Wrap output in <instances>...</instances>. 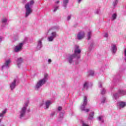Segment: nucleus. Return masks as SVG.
Returning a JSON list of instances; mask_svg holds the SVG:
<instances>
[{"instance_id": "f257e3e1", "label": "nucleus", "mask_w": 126, "mask_h": 126, "mask_svg": "<svg viewBox=\"0 0 126 126\" xmlns=\"http://www.w3.org/2000/svg\"><path fill=\"white\" fill-rule=\"evenodd\" d=\"M81 53V50L79 49V46L78 45H76L74 51V54L68 55L67 60L69 63H73L75 61L79 60V59H80Z\"/></svg>"}, {"instance_id": "f03ea898", "label": "nucleus", "mask_w": 126, "mask_h": 126, "mask_svg": "<svg viewBox=\"0 0 126 126\" xmlns=\"http://www.w3.org/2000/svg\"><path fill=\"white\" fill-rule=\"evenodd\" d=\"M28 0H22V2L23 4L25 5V17H27L29 15L32 13L33 10L32 9V7H33V5H34V0H31L30 1L28 2Z\"/></svg>"}, {"instance_id": "7ed1b4c3", "label": "nucleus", "mask_w": 126, "mask_h": 126, "mask_svg": "<svg viewBox=\"0 0 126 126\" xmlns=\"http://www.w3.org/2000/svg\"><path fill=\"white\" fill-rule=\"evenodd\" d=\"M59 29H60L59 26H55L49 30L48 32L50 33V35L47 38L48 42H53V41L55 40V38H57V36H58L57 31H58Z\"/></svg>"}, {"instance_id": "20e7f679", "label": "nucleus", "mask_w": 126, "mask_h": 126, "mask_svg": "<svg viewBox=\"0 0 126 126\" xmlns=\"http://www.w3.org/2000/svg\"><path fill=\"white\" fill-rule=\"evenodd\" d=\"M48 80V74H46L44 75V77L39 80L37 83L35 84V86H34V88L35 90H38V89H39V88H41L44 84L47 82V81Z\"/></svg>"}, {"instance_id": "39448f33", "label": "nucleus", "mask_w": 126, "mask_h": 126, "mask_svg": "<svg viewBox=\"0 0 126 126\" xmlns=\"http://www.w3.org/2000/svg\"><path fill=\"white\" fill-rule=\"evenodd\" d=\"M29 104V101H27V102L25 103L24 106L21 108L19 114V119L21 120L25 117V115L26 114V110H27V106Z\"/></svg>"}, {"instance_id": "423d86ee", "label": "nucleus", "mask_w": 126, "mask_h": 126, "mask_svg": "<svg viewBox=\"0 0 126 126\" xmlns=\"http://www.w3.org/2000/svg\"><path fill=\"white\" fill-rule=\"evenodd\" d=\"M87 105V97L84 96L83 99V103L82 105L80 106V109L81 111H84L86 113H88L89 112V109H85V107Z\"/></svg>"}, {"instance_id": "0eeeda50", "label": "nucleus", "mask_w": 126, "mask_h": 126, "mask_svg": "<svg viewBox=\"0 0 126 126\" xmlns=\"http://www.w3.org/2000/svg\"><path fill=\"white\" fill-rule=\"evenodd\" d=\"M120 95L121 96H124V95H126V91H124L123 90H120L118 91V93L113 94V99L117 100L120 97Z\"/></svg>"}, {"instance_id": "6e6552de", "label": "nucleus", "mask_w": 126, "mask_h": 126, "mask_svg": "<svg viewBox=\"0 0 126 126\" xmlns=\"http://www.w3.org/2000/svg\"><path fill=\"white\" fill-rule=\"evenodd\" d=\"M85 37V32H79L76 35V39L77 40H78L79 41H80L82 40V39H84Z\"/></svg>"}, {"instance_id": "1a4fd4ad", "label": "nucleus", "mask_w": 126, "mask_h": 126, "mask_svg": "<svg viewBox=\"0 0 126 126\" xmlns=\"http://www.w3.org/2000/svg\"><path fill=\"white\" fill-rule=\"evenodd\" d=\"M24 44V43L21 42L16 46L14 48V52H15V53H18L19 52H20V51H22Z\"/></svg>"}, {"instance_id": "9d476101", "label": "nucleus", "mask_w": 126, "mask_h": 126, "mask_svg": "<svg viewBox=\"0 0 126 126\" xmlns=\"http://www.w3.org/2000/svg\"><path fill=\"white\" fill-rule=\"evenodd\" d=\"M11 63L10 59L6 60L4 64L2 65L1 70H3V69H6L8 68L9 67V63Z\"/></svg>"}, {"instance_id": "9b49d317", "label": "nucleus", "mask_w": 126, "mask_h": 126, "mask_svg": "<svg viewBox=\"0 0 126 126\" xmlns=\"http://www.w3.org/2000/svg\"><path fill=\"white\" fill-rule=\"evenodd\" d=\"M52 104V101L51 100H47L44 103L43 102L40 104V107H42L43 105H44V109L45 110L48 109V108H49L50 106Z\"/></svg>"}, {"instance_id": "f8f14e48", "label": "nucleus", "mask_w": 126, "mask_h": 126, "mask_svg": "<svg viewBox=\"0 0 126 126\" xmlns=\"http://www.w3.org/2000/svg\"><path fill=\"white\" fill-rule=\"evenodd\" d=\"M118 48H117V45L116 44H112L111 46L110 51L112 55H115L117 53Z\"/></svg>"}, {"instance_id": "ddd939ff", "label": "nucleus", "mask_w": 126, "mask_h": 126, "mask_svg": "<svg viewBox=\"0 0 126 126\" xmlns=\"http://www.w3.org/2000/svg\"><path fill=\"white\" fill-rule=\"evenodd\" d=\"M9 86L11 91L14 90V89H15V88L16 87V79H14L13 82L10 83Z\"/></svg>"}, {"instance_id": "4468645a", "label": "nucleus", "mask_w": 126, "mask_h": 126, "mask_svg": "<svg viewBox=\"0 0 126 126\" xmlns=\"http://www.w3.org/2000/svg\"><path fill=\"white\" fill-rule=\"evenodd\" d=\"M126 106V103L124 101H119L117 103V107L118 109H123V108H125Z\"/></svg>"}, {"instance_id": "2eb2a0df", "label": "nucleus", "mask_w": 126, "mask_h": 126, "mask_svg": "<svg viewBox=\"0 0 126 126\" xmlns=\"http://www.w3.org/2000/svg\"><path fill=\"white\" fill-rule=\"evenodd\" d=\"M43 47V43H42V40L39 39L37 41L36 49L37 50H41V48Z\"/></svg>"}, {"instance_id": "dca6fc26", "label": "nucleus", "mask_w": 126, "mask_h": 126, "mask_svg": "<svg viewBox=\"0 0 126 126\" xmlns=\"http://www.w3.org/2000/svg\"><path fill=\"white\" fill-rule=\"evenodd\" d=\"M59 3H60V0H58L55 2V4L53 6V12H56L58 9H59Z\"/></svg>"}, {"instance_id": "f3484780", "label": "nucleus", "mask_w": 126, "mask_h": 126, "mask_svg": "<svg viewBox=\"0 0 126 126\" xmlns=\"http://www.w3.org/2000/svg\"><path fill=\"white\" fill-rule=\"evenodd\" d=\"M23 63V59L22 58H18L17 60V65L18 67H20L21 66V63Z\"/></svg>"}, {"instance_id": "a211bd4d", "label": "nucleus", "mask_w": 126, "mask_h": 126, "mask_svg": "<svg viewBox=\"0 0 126 126\" xmlns=\"http://www.w3.org/2000/svg\"><path fill=\"white\" fill-rule=\"evenodd\" d=\"M69 2V0H63V6L65 8H66V6H67V4Z\"/></svg>"}, {"instance_id": "6ab92c4d", "label": "nucleus", "mask_w": 126, "mask_h": 126, "mask_svg": "<svg viewBox=\"0 0 126 126\" xmlns=\"http://www.w3.org/2000/svg\"><path fill=\"white\" fill-rule=\"evenodd\" d=\"M94 112H91L90 114L89 115L88 120H90V121H92V120L94 119Z\"/></svg>"}, {"instance_id": "aec40b11", "label": "nucleus", "mask_w": 126, "mask_h": 126, "mask_svg": "<svg viewBox=\"0 0 126 126\" xmlns=\"http://www.w3.org/2000/svg\"><path fill=\"white\" fill-rule=\"evenodd\" d=\"M88 87H89V83L87 82H85L83 85L84 89H88Z\"/></svg>"}, {"instance_id": "412c9836", "label": "nucleus", "mask_w": 126, "mask_h": 126, "mask_svg": "<svg viewBox=\"0 0 126 126\" xmlns=\"http://www.w3.org/2000/svg\"><path fill=\"white\" fill-rule=\"evenodd\" d=\"M7 111V109H4L3 111H2V113H0V117L3 118V117H4V115L6 114Z\"/></svg>"}, {"instance_id": "4be33fe9", "label": "nucleus", "mask_w": 126, "mask_h": 126, "mask_svg": "<svg viewBox=\"0 0 126 126\" xmlns=\"http://www.w3.org/2000/svg\"><path fill=\"white\" fill-rule=\"evenodd\" d=\"M63 114H64V112H61L59 115L58 121H61L63 119Z\"/></svg>"}, {"instance_id": "5701e85b", "label": "nucleus", "mask_w": 126, "mask_h": 126, "mask_svg": "<svg viewBox=\"0 0 126 126\" xmlns=\"http://www.w3.org/2000/svg\"><path fill=\"white\" fill-rule=\"evenodd\" d=\"M93 47H94V42L92 41L89 47V52H91L92 50L93 49Z\"/></svg>"}, {"instance_id": "b1692460", "label": "nucleus", "mask_w": 126, "mask_h": 126, "mask_svg": "<svg viewBox=\"0 0 126 126\" xmlns=\"http://www.w3.org/2000/svg\"><path fill=\"white\" fill-rule=\"evenodd\" d=\"M92 33V32L91 31H89L88 35H87V37H88V40H90L91 38V34Z\"/></svg>"}, {"instance_id": "393cba45", "label": "nucleus", "mask_w": 126, "mask_h": 126, "mask_svg": "<svg viewBox=\"0 0 126 126\" xmlns=\"http://www.w3.org/2000/svg\"><path fill=\"white\" fill-rule=\"evenodd\" d=\"M89 75H91V76H93V75H94V71L92 70H90L89 71Z\"/></svg>"}, {"instance_id": "a878e982", "label": "nucleus", "mask_w": 126, "mask_h": 126, "mask_svg": "<svg viewBox=\"0 0 126 126\" xmlns=\"http://www.w3.org/2000/svg\"><path fill=\"white\" fill-rule=\"evenodd\" d=\"M116 18H117V14L114 13L112 15V20H115V19H116Z\"/></svg>"}, {"instance_id": "bb28decb", "label": "nucleus", "mask_w": 126, "mask_h": 126, "mask_svg": "<svg viewBox=\"0 0 126 126\" xmlns=\"http://www.w3.org/2000/svg\"><path fill=\"white\" fill-rule=\"evenodd\" d=\"M102 118H103L102 116H99V117L98 118L97 120H98V121H100V122H101L102 123H104V120H103V119H102Z\"/></svg>"}, {"instance_id": "cd10ccee", "label": "nucleus", "mask_w": 126, "mask_h": 126, "mask_svg": "<svg viewBox=\"0 0 126 126\" xmlns=\"http://www.w3.org/2000/svg\"><path fill=\"white\" fill-rule=\"evenodd\" d=\"M7 22V19L5 18L2 19V23H6Z\"/></svg>"}, {"instance_id": "c85d7f7f", "label": "nucleus", "mask_w": 126, "mask_h": 126, "mask_svg": "<svg viewBox=\"0 0 126 126\" xmlns=\"http://www.w3.org/2000/svg\"><path fill=\"white\" fill-rule=\"evenodd\" d=\"M101 94H102V95L106 94V90H105V89H103L101 91Z\"/></svg>"}, {"instance_id": "c756f323", "label": "nucleus", "mask_w": 126, "mask_h": 126, "mask_svg": "<svg viewBox=\"0 0 126 126\" xmlns=\"http://www.w3.org/2000/svg\"><path fill=\"white\" fill-rule=\"evenodd\" d=\"M118 0H115L113 2V5H114V6H116V5H117L118 4Z\"/></svg>"}, {"instance_id": "7c9ffc66", "label": "nucleus", "mask_w": 126, "mask_h": 126, "mask_svg": "<svg viewBox=\"0 0 126 126\" xmlns=\"http://www.w3.org/2000/svg\"><path fill=\"white\" fill-rule=\"evenodd\" d=\"M103 36H104V37H105V38H108V37H109V34H108V33L105 32V33L103 34Z\"/></svg>"}, {"instance_id": "2f4dec72", "label": "nucleus", "mask_w": 126, "mask_h": 126, "mask_svg": "<svg viewBox=\"0 0 126 126\" xmlns=\"http://www.w3.org/2000/svg\"><path fill=\"white\" fill-rule=\"evenodd\" d=\"M106 101V97H103V98L101 99V103L102 104H104L105 102Z\"/></svg>"}, {"instance_id": "473e14b6", "label": "nucleus", "mask_w": 126, "mask_h": 126, "mask_svg": "<svg viewBox=\"0 0 126 126\" xmlns=\"http://www.w3.org/2000/svg\"><path fill=\"white\" fill-rule=\"evenodd\" d=\"M82 125L83 126H88V125L86 124V123H85V122H84V121L82 122Z\"/></svg>"}, {"instance_id": "72a5a7b5", "label": "nucleus", "mask_w": 126, "mask_h": 126, "mask_svg": "<svg viewBox=\"0 0 126 126\" xmlns=\"http://www.w3.org/2000/svg\"><path fill=\"white\" fill-rule=\"evenodd\" d=\"M71 19V15H69L67 17V20L68 21Z\"/></svg>"}, {"instance_id": "f704fd0d", "label": "nucleus", "mask_w": 126, "mask_h": 126, "mask_svg": "<svg viewBox=\"0 0 126 126\" xmlns=\"http://www.w3.org/2000/svg\"><path fill=\"white\" fill-rule=\"evenodd\" d=\"M124 56H125V60H126V48L124 51Z\"/></svg>"}, {"instance_id": "c9c22d12", "label": "nucleus", "mask_w": 126, "mask_h": 126, "mask_svg": "<svg viewBox=\"0 0 126 126\" xmlns=\"http://www.w3.org/2000/svg\"><path fill=\"white\" fill-rule=\"evenodd\" d=\"M98 85H99V87L100 88H101V87H102V82H98Z\"/></svg>"}, {"instance_id": "e433bc0d", "label": "nucleus", "mask_w": 126, "mask_h": 126, "mask_svg": "<svg viewBox=\"0 0 126 126\" xmlns=\"http://www.w3.org/2000/svg\"><path fill=\"white\" fill-rule=\"evenodd\" d=\"M62 109V106H59L58 108V111H59V112H60V111Z\"/></svg>"}, {"instance_id": "4c0bfd02", "label": "nucleus", "mask_w": 126, "mask_h": 126, "mask_svg": "<svg viewBox=\"0 0 126 126\" xmlns=\"http://www.w3.org/2000/svg\"><path fill=\"white\" fill-rule=\"evenodd\" d=\"M55 112H52V113L51 114L50 116H51V117H54V116H55Z\"/></svg>"}, {"instance_id": "58836bf2", "label": "nucleus", "mask_w": 126, "mask_h": 126, "mask_svg": "<svg viewBox=\"0 0 126 126\" xmlns=\"http://www.w3.org/2000/svg\"><path fill=\"white\" fill-rule=\"evenodd\" d=\"M2 39H3V37L0 36V43L2 41Z\"/></svg>"}, {"instance_id": "ea45409f", "label": "nucleus", "mask_w": 126, "mask_h": 126, "mask_svg": "<svg viewBox=\"0 0 126 126\" xmlns=\"http://www.w3.org/2000/svg\"><path fill=\"white\" fill-rule=\"evenodd\" d=\"M82 1V0H77L78 3H80V2H81Z\"/></svg>"}, {"instance_id": "a19ab883", "label": "nucleus", "mask_w": 126, "mask_h": 126, "mask_svg": "<svg viewBox=\"0 0 126 126\" xmlns=\"http://www.w3.org/2000/svg\"><path fill=\"white\" fill-rule=\"evenodd\" d=\"M52 63V60L49 59L48 60V63Z\"/></svg>"}, {"instance_id": "79ce46f5", "label": "nucleus", "mask_w": 126, "mask_h": 126, "mask_svg": "<svg viewBox=\"0 0 126 126\" xmlns=\"http://www.w3.org/2000/svg\"><path fill=\"white\" fill-rule=\"evenodd\" d=\"M77 63H77V62L75 63V64H77Z\"/></svg>"}, {"instance_id": "37998d69", "label": "nucleus", "mask_w": 126, "mask_h": 126, "mask_svg": "<svg viewBox=\"0 0 126 126\" xmlns=\"http://www.w3.org/2000/svg\"><path fill=\"white\" fill-rule=\"evenodd\" d=\"M1 122V120L0 119V123Z\"/></svg>"}]
</instances>
